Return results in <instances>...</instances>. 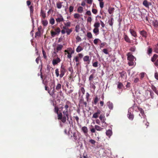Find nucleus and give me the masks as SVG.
I'll use <instances>...</instances> for the list:
<instances>
[{"label":"nucleus","mask_w":158,"mask_h":158,"mask_svg":"<svg viewBox=\"0 0 158 158\" xmlns=\"http://www.w3.org/2000/svg\"><path fill=\"white\" fill-rule=\"evenodd\" d=\"M138 11L139 13V15L143 19L148 20L147 17L148 14L145 9H144L141 10L139 9Z\"/></svg>","instance_id":"1"},{"label":"nucleus","mask_w":158,"mask_h":158,"mask_svg":"<svg viewBox=\"0 0 158 158\" xmlns=\"http://www.w3.org/2000/svg\"><path fill=\"white\" fill-rule=\"evenodd\" d=\"M59 109L62 111L63 115H64L63 120L64 121L65 120L66 118H67V120H68L69 119L68 110L66 109H65L63 106L60 107Z\"/></svg>","instance_id":"2"},{"label":"nucleus","mask_w":158,"mask_h":158,"mask_svg":"<svg viewBox=\"0 0 158 158\" xmlns=\"http://www.w3.org/2000/svg\"><path fill=\"white\" fill-rule=\"evenodd\" d=\"M64 52L68 54L67 56V58L71 60V58L72 57V55L74 52V50L73 49L71 48H68L66 50H65Z\"/></svg>","instance_id":"3"},{"label":"nucleus","mask_w":158,"mask_h":158,"mask_svg":"<svg viewBox=\"0 0 158 158\" xmlns=\"http://www.w3.org/2000/svg\"><path fill=\"white\" fill-rule=\"evenodd\" d=\"M30 10V16L31 18V21L32 23L33 27L34 28V21L33 17V7L32 6H31L29 7Z\"/></svg>","instance_id":"4"},{"label":"nucleus","mask_w":158,"mask_h":158,"mask_svg":"<svg viewBox=\"0 0 158 158\" xmlns=\"http://www.w3.org/2000/svg\"><path fill=\"white\" fill-rule=\"evenodd\" d=\"M83 61L84 62H85V64L87 65H86V67H87L88 65L90 63V60L89 59V57L88 56H84L83 58Z\"/></svg>","instance_id":"5"},{"label":"nucleus","mask_w":158,"mask_h":158,"mask_svg":"<svg viewBox=\"0 0 158 158\" xmlns=\"http://www.w3.org/2000/svg\"><path fill=\"white\" fill-rule=\"evenodd\" d=\"M87 105V103L84 102V98L82 97L79 100V106L80 107L81 106L83 107L84 106L85 107H86Z\"/></svg>","instance_id":"6"},{"label":"nucleus","mask_w":158,"mask_h":158,"mask_svg":"<svg viewBox=\"0 0 158 158\" xmlns=\"http://www.w3.org/2000/svg\"><path fill=\"white\" fill-rule=\"evenodd\" d=\"M127 60H136L135 58L132 55L131 52H129L127 53Z\"/></svg>","instance_id":"7"},{"label":"nucleus","mask_w":158,"mask_h":158,"mask_svg":"<svg viewBox=\"0 0 158 158\" xmlns=\"http://www.w3.org/2000/svg\"><path fill=\"white\" fill-rule=\"evenodd\" d=\"M65 72V69L63 67L62 65H61L60 69V78H61L63 77Z\"/></svg>","instance_id":"8"},{"label":"nucleus","mask_w":158,"mask_h":158,"mask_svg":"<svg viewBox=\"0 0 158 158\" xmlns=\"http://www.w3.org/2000/svg\"><path fill=\"white\" fill-rule=\"evenodd\" d=\"M65 109L68 110L69 108H71V103L69 101H67L65 102V104L62 105Z\"/></svg>","instance_id":"9"},{"label":"nucleus","mask_w":158,"mask_h":158,"mask_svg":"<svg viewBox=\"0 0 158 158\" xmlns=\"http://www.w3.org/2000/svg\"><path fill=\"white\" fill-rule=\"evenodd\" d=\"M57 17L56 19V20L57 23H59L64 21L63 17L60 14L57 15Z\"/></svg>","instance_id":"10"},{"label":"nucleus","mask_w":158,"mask_h":158,"mask_svg":"<svg viewBox=\"0 0 158 158\" xmlns=\"http://www.w3.org/2000/svg\"><path fill=\"white\" fill-rule=\"evenodd\" d=\"M89 82L90 87L93 92H94L96 89V86H95V83L94 81H90Z\"/></svg>","instance_id":"11"},{"label":"nucleus","mask_w":158,"mask_h":158,"mask_svg":"<svg viewBox=\"0 0 158 158\" xmlns=\"http://www.w3.org/2000/svg\"><path fill=\"white\" fill-rule=\"evenodd\" d=\"M143 5L145 7L149 8V6L152 5V3L150 2H149L147 0H144L143 2Z\"/></svg>","instance_id":"12"},{"label":"nucleus","mask_w":158,"mask_h":158,"mask_svg":"<svg viewBox=\"0 0 158 158\" xmlns=\"http://www.w3.org/2000/svg\"><path fill=\"white\" fill-rule=\"evenodd\" d=\"M58 114V118L59 119H60L61 120V121L63 123H65L66 121V119H67V118H65V120L64 121L63 120V119L64 118V116L63 117V115L61 113H60V114Z\"/></svg>","instance_id":"13"},{"label":"nucleus","mask_w":158,"mask_h":158,"mask_svg":"<svg viewBox=\"0 0 158 158\" xmlns=\"http://www.w3.org/2000/svg\"><path fill=\"white\" fill-rule=\"evenodd\" d=\"M99 98H98V96H96L93 98V100L92 102V104L93 105H96L97 104Z\"/></svg>","instance_id":"14"},{"label":"nucleus","mask_w":158,"mask_h":158,"mask_svg":"<svg viewBox=\"0 0 158 158\" xmlns=\"http://www.w3.org/2000/svg\"><path fill=\"white\" fill-rule=\"evenodd\" d=\"M119 74L120 75V77L126 79L127 78V73L125 71H123L121 72H119Z\"/></svg>","instance_id":"15"},{"label":"nucleus","mask_w":158,"mask_h":158,"mask_svg":"<svg viewBox=\"0 0 158 158\" xmlns=\"http://www.w3.org/2000/svg\"><path fill=\"white\" fill-rule=\"evenodd\" d=\"M113 132L111 129H109L106 131V136L108 137L109 138H110L112 135Z\"/></svg>","instance_id":"16"},{"label":"nucleus","mask_w":158,"mask_h":158,"mask_svg":"<svg viewBox=\"0 0 158 158\" xmlns=\"http://www.w3.org/2000/svg\"><path fill=\"white\" fill-rule=\"evenodd\" d=\"M106 105L110 110L113 109L114 106L113 103L112 102L110 101L106 103Z\"/></svg>","instance_id":"17"},{"label":"nucleus","mask_w":158,"mask_h":158,"mask_svg":"<svg viewBox=\"0 0 158 158\" xmlns=\"http://www.w3.org/2000/svg\"><path fill=\"white\" fill-rule=\"evenodd\" d=\"M60 60L59 57H57L55 59H54L52 60V64L53 65H56L60 61Z\"/></svg>","instance_id":"18"},{"label":"nucleus","mask_w":158,"mask_h":158,"mask_svg":"<svg viewBox=\"0 0 158 158\" xmlns=\"http://www.w3.org/2000/svg\"><path fill=\"white\" fill-rule=\"evenodd\" d=\"M124 40L129 43H131V40H130L128 36L126 34H124Z\"/></svg>","instance_id":"19"},{"label":"nucleus","mask_w":158,"mask_h":158,"mask_svg":"<svg viewBox=\"0 0 158 158\" xmlns=\"http://www.w3.org/2000/svg\"><path fill=\"white\" fill-rule=\"evenodd\" d=\"M139 33L143 37L145 38H146L147 36V33L146 31L144 30H142L139 31Z\"/></svg>","instance_id":"20"},{"label":"nucleus","mask_w":158,"mask_h":158,"mask_svg":"<svg viewBox=\"0 0 158 158\" xmlns=\"http://www.w3.org/2000/svg\"><path fill=\"white\" fill-rule=\"evenodd\" d=\"M100 113V110H98L95 113L93 114L92 117L94 118H97L98 117V115Z\"/></svg>","instance_id":"21"},{"label":"nucleus","mask_w":158,"mask_h":158,"mask_svg":"<svg viewBox=\"0 0 158 158\" xmlns=\"http://www.w3.org/2000/svg\"><path fill=\"white\" fill-rule=\"evenodd\" d=\"M129 31L132 36L135 37L137 36L136 32L134 30L132 29H130Z\"/></svg>","instance_id":"22"},{"label":"nucleus","mask_w":158,"mask_h":158,"mask_svg":"<svg viewBox=\"0 0 158 158\" xmlns=\"http://www.w3.org/2000/svg\"><path fill=\"white\" fill-rule=\"evenodd\" d=\"M81 130L85 135H87L88 128L86 127H82L81 128Z\"/></svg>","instance_id":"23"},{"label":"nucleus","mask_w":158,"mask_h":158,"mask_svg":"<svg viewBox=\"0 0 158 158\" xmlns=\"http://www.w3.org/2000/svg\"><path fill=\"white\" fill-rule=\"evenodd\" d=\"M127 117L129 119L132 120L134 118V115L133 114L131 113V112H128Z\"/></svg>","instance_id":"24"},{"label":"nucleus","mask_w":158,"mask_h":158,"mask_svg":"<svg viewBox=\"0 0 158 158\" xmlns=\"http://www.w3.org/2000/svg\"><path fill=\"white\" fill-rule=\"evenodd\" d=\"M139 109V110H139V111H140V114H141L143 118H145L146 117V116L144 114V110H143L141 108H140V109Z\"/></svg>","instance_id":"25"},{"label":"nucleus","mask_w":158,"mask_h":158,"mask_svg":"<svg viewBox=\"0 0 158 158\" xmlns=\"http://www.w3.org/2000/svg\"><path fill=\"white\" fill-rule=\"evenodd\" d=\"M73 137L74 139V141H76L78 139V135L77 134L75 133L74 132L73 133V136H71V137Z\"/></svg>","instance_id":"26"},{"label":"nucleus","mask_w":158,"mask_h":158,"mask_svg":"<svg viewBox=\"0 0 158 158\" xmlns=\"http://www.w3.org/2000/svg\"><path fill=\"white\" fill-rule=\"evenodd\" d=\"M124 87V85L123 84L120 82H118L117 83V88L118 89H122Z\"/></svg>","instance_id":"27"},{"label":"nucleus","mask_w":158,"mask_h":158,"mask_svg":"<svg viewBox=\"0 0 158 158\" xmlns=\"http://www.w3.org/2000/svg\"><path fill=\"white\" fill-rule=\"evenodd\" d=\"M114 10V8L111 7H109L108 8V11L109 14H112L113 13Z\"/></svg>","instance_id":"28"},{"label":"nucleus","mask_w":158,"mask_h":158,"mask_svg":"<svg viewBox=\"0 0 158 158\" xmlns=\"http://www.w3.org/2000/svg\"><path fill=\"white\" fill-rule=\"evenodd\" d=\"M128 64L130 66H134L135 65V60H128Z\"/></svg>","instance_id":"29"},{"label":"nucleus","mask_w":158,"mask_h":158,"mask_svg":"<svg viewBox=\"0 0 158 158\" xmlns=\"http://www.w3.org/2000/svg\"><path fill=\"white\" fill-rule=\"evenodd\" d=\"M114 19L113 18H111L108 21V23H109V25L111 26L112 27V26L113 24Z\"/></svg>","instance_id":"30"},{"label":"nucleus","mask_w":158,"mask_h":158,"mask_svg":"<svg viewBox=\"0 0 158 158\" xmlns=\"http://www.w3.org/2000/svg\"><path fill=\"white\" fill-rule=\"evenodd\" d=\"M73 28H71L70 29L68 28L66 30V33H67V35H69L73 31Z\"/></svg>","instance_id":"31"},{"label":"nucleus","mask_w":158,"mask_h":158,"mask_svg":"<svg viewBox=\"0 0 158 158\" xmlns=\"http://www.w3.org/2000/svg\"><path fill=\"white\" fill-rule=\"evenodd\" d=\"M94 127L95 129L98 131H101L103 129L102 128L97 125H95Z\"/></svg>","instance_id":"32"},{"label":"nucleus","mask_w":158,"mask_h":158,"mask_svg":"<svg viewBox=\"0 0 158 158\" xmlns=\"http://www.w3.org/2000/svg\"><path fill=\"white\" fill-rule=\"evenodd\" d=\"M83 49V48L81 47L79 45L77 47L76 51L78 53L82 51Z\"/></svg>","instance_id":"33"},{"label":"nucleus","mask_w":158,"mask_h":158,"mask_svg":"<svg viewBox=\"0 0 158 158\" xmlns=\"http://www.w3.org/2000/svg\"><path fill=\"white\" fill-rule=\"evenodd\" d=\"M93 32L95 34V35H97L99 34V29L94 28L93 29Z\"/></svg>","instance_id":"34"},{"label":"nucleus","mask_w":158,"mask_h":158,"mask_svg":"<svg viewBox=\"0 0 158 158\" xmlns=\"http://www.w3.org/2000/svg\"><path fill=\"white\" fill-rule=\"evenodd\" d=\"M40 15L44 19L46 17V13L42 10H41Z\"/></svg>","instance_id":"35"},{"label":"nucleus","mask_w":158,"mask_h":158,"mask_svg":"<svg viewBox=\"0 0 158 158\" xmlns=\"http://www.w3.org/2000/svg\"><path fill=\"white\" fill-rule=\"evenodd\" d=\"M63 47V46L61 44H58L56 47L57 52L59 51H60L62 49Z\"/></svg>","instance_id":"36"},{"label":"nucleus","mask_w":158,"mask_h":158,"mask_svg":"<svg viewBox=\"0 0 158 158\" xmlns=\"http://www.w3.org/2000/svg\"><path fill=\"white\" fill-rule=\"evenodd\" d=\"M105 120H103L101 121L102 126L103 127H106L107 126V124L105 122Z\"/></svg>","instance_id":"37"},{"label":"nucleus","mask_w":158,"mask_h":158,"mask_svg":"<svg viewBox=\"0 0 158 158\" xmlns=\"http://www.w3.org/2000/svg\"><path fill=\"white\" fill-rule=\"evenodd\" d=\"M61 87V85L60 83H58L56 86V89L59 91Z\"/></svg>","instance_id":"38"},{"label":"nucleus","mask_w":158,"mask_h":158,"mask_svg":"<svg viewBox=\"0 0 158 158\" xmlns=\"http://www.w3.org/2000/svg\"><path fill=\"white\" fill-rule=\"evenodd\" d=\"M80 27L79 24H77L75 28V30L76 32L78 33L79 31Z\"/></svg>","instance_id":"39"},{"label":"nucleus","mask_w":158,"mask_h":158,"mask_svg":"<svg viewBox=\"0 0 158 158\" xmlns=\"http://www.w3.org/2000/svg\"><path fill=\"white\" fill-rule=\"evenodd\" d=\"M42 23L44 26H46L48 24V21L46 20H43L42 21Z\"/></svg>","instance_id":"40"},{"label":"nucleus","mask_w":158,"mask_h":158,"mask_svg":"<svg viewBox=\"0 0 158 158\" xmlns=\"http://www.w3.org/2000/svg\"><path fill=\"white\" fill-rule=\"evenodd\" d=\"M100 24L99 22H95L94 24V27L95 28L98 29V27H100Z\"/></svg>","instance_id":"41"},{"label":"nucleus","mask_w":158,"mask_h":158,"mask_svg":"<svg viewBox=\"0 0 158 158\" xmlns=\"http://www.w3.org/2000/svg\"><path fill=\"white\" fill-rule=\"evenodd\" d=\"M152 23L153 26L156 27H158V22L156 20H154L153 21Z\"/></svg>","instance_id":"42"},{"label":"nucleus","mask_w":158,"mask_h":158,"mask_svg":"<svg viewBox=\"0 0 158 158\" xmlns=\"http://www.w3.org/2000/svg\"><path fill=\"white\" fill-rule=\"evenodd\" d=\"M62 2H59L58 3H56L57 7L58 9H60L61 8L62 6Z\"/></svg>","instance_id":"43"},{"label":"nucleus","mask_w":158,"mask_h":158,"mask_svg":"<svg viewBox=\"0 0 158 158\" xmlns=\"http://www.w3.org/2000/svg\"><path fill=\"white\" fill-rule=\"evenodd\" d=\"M133 107L134 108V110H135L136 111V112L139 111V110H138L139 109H140V108L139 107H138L137 106H136L135 104L133 106Z\"/></svg>","instance_id":"44"},{"label":"nucleus","mask_w":158,"mask_h":158,"mask_svg":"<svg viewBox=\"0 0 158 158\" xmlns=\"http://www.w3.org/2000/svg\"><path fill=\"white\" fill-rule=\"evenodd\" d=\"M77 11L79 13H82L83 11V8L81 6H79L77 9Z\"/></svg>","instance_id":"45"},{"label":"nucleus","mask_w":158,"mask_h":158,"mask_svg":"<svg viewBox=\"0 0 158 158\" xmlns=\"http://www.w3.org/2000/svg\"><path fill=\"white\" fill-rule=\"evenodd\" d=\"M94 77V74H92L89 76V82L90 81H92V80Z\"/></svg>","instance_id":"46"},{"label":"nucleus","mask_w":158,"mask_h":158,"mask_svg":"<svg viewBox=\"0 0 158 158\" xmlns=\"http://www.w3.org/2000/svg\"><path fill=\"white\" fill-rule=\"evenodd\" d=\"M48 93H49L50 95L51 96H53L54 95V93H55V89L54 88L53 90H52V91L50 92V90L48 91Z\"/></svg>","instance_id":"47"},{"label":"nucleus","mask_w":158,"mask_h":158,"mask_svg":"<svg viewBox=\"0 0 158 158\" xmlns=\"http://www.w3.org/2000/svg\"><path fill=\"white\" fill-rule=\"evenodd\" d=\"M101 41V40L99 39L96 38L94 40V43L95 44L97 45L98 41Z\"/></svg>","instance_id":"48"},{"label":"nucleus","mask_w":158,"mask_h":158,"mask_svg":"<svg viewBox=\"0 0 158 158\" xmlns=\"http://www.w3.org/2000/svg\"><path fill=\"white\" fill-rule=\"evenodd\" d=\"M99 118L101 121L106 120V118H105V116L104 115H102V114L100 115Z\"/></svg>","instance_id":"49"},{"label":"nucleus","mask_w":158,"mask_h":158,"mask_svg":"<svg viewBox=\"0 0 158 158\" xmlns=\"http://www.w3.org/2000/svg\"><path fill=\"white\" fill-rule=\"evenodd\" d=\"M87 36L88 38H91L92 37V35L90 32H88L87 33Z\"/></svg>","instance_id":"50"},{"label":"nucleus","mask_w":158,"mask_h":158,"mask_svg":"<svg viewBox=\"0 0 158 158\" xmlns=\"http://www.w3.org/2000/svg\"><path fill=\"white\" fill-rule=\"evenodd\" d=\"M152 90L155 93L157 92L158 90H157L156 88L155 87L154 85H152Z\"/></svg>","instance_id":"51"},{"label":"nucleus","mask_w":158,"mask_h":158,"mask_svg":"<svg viewBox=\"0 0 158 158\" xmlns=\"http://www.w3.org/2000/svg\"><path fill=\"white\" fill-rule=\"evenodd\" d=\"M50 23L52 25L54 24L55 23V20L53 18H51L49 21Z\"/></svg>","instance_id":"52"},{"label":"nucleus","mask_w":158,"mask_h":158,"mask_svg":"<svg viewBox=\"0 0 158 158\" xmlns=\"http://www.w3.org/2000/svg\"><path fill=\"white\" fill-rule=\"evenodd\" d=\"M149 92H150V94L151 97V98L152 99H153L154 98V93L151 90H149Z\"/></svg>","instance_id":"53"},{"label":"nucleus","mask_w":158,"mask_h":158,"mask_svg":"<svg viewBox=\"0 0 158 158\" xmlns=\"http://www.w3.org/2000/svg\"><path fill=\"white\" fill-rule=\"evenodd\" d=\"M74 17L75 19H78L80 17V15L78 14L75 13L74 15Z\"/></svg>","instance_id":"54"},{"label":"nucleus","mask_w":158,"mask_h":158,"mask_svg":"<svg viewBox=\"0 0 158 158\" xmlns=\"http://www.w3.org/2000/svg\"><path fill=\"white\" fill-rule=\"evenodd\" d=\"M42 52L44 58L45 59H46L47 58V56H46V52L43 49H42Z\"/></svg>","instance_id":"55"},{"label":"nucleus","mask_w":158,"mask_h":158,"mask_svg":"<svg viewBox=\"0 0 158 158\" xmlns=\"http://www.w3.org/2000/svg\"><path fill=\"white\" fill-rule=\"evenodd\" d=\"M64 24L65 26L68 27H70L71 23L69 21L66 23H64Z\"/></svg>","instance_id":"56"},{"label":"nucleus","mask_w":158,"mask_h":158,"mask_svg":"<svg viewBox=\"0 0 158 158\" xmlns=\"http://www.w3.org/2000/svg\"><path fill=\"white\" fill-rule=\"evenodd\" d=\"M55 32H56L57 34L59 35L60 32L61 31L59 27H57L55 30Z\"/></svg>","instance_id":"57"},{"label":"nucleus","mask_w":158,"mask_h":158,"mask_svg":"<svg viewBox=\"0 0 158 158\" xmlns=\"http://www.w3.org/2000/svg\"><path fill=\"white\" fill-rule=\"evenodd\" d=\"M106 43L104 42H102L101 43L100 45L99 46V47L100 49H101L104 47L105 46V44Z\"/></svg>","instance_id":"58"},{"label":"nucleus","mask_w":158,"mask_h":158,"mask_svg":"<svg viewBox=\"0 0 158 158\" xmlns=\"http://www.w3.org/2000/svg\"><path fill=\"white\" fill-rule=\"evenodd\" d=\"M98 63L97 61L95 62L92 64V65L93 67H97L98 66Z\"/></svg>","instance_id":"59"},{"label":"nucleus","mask_w":158,"mask_h":158,"mask_svg":"<svg viewBox=\"0 0 158 158\" xmlns=\"http://www.w3.org/2000/svg\"><path fill=\"white\" fill-rule=\"evenodd\" d=\"M102 51L106 54H109L108 51L106 48L103 49Z\"/></svg>","instance_id":"60"},{"label":"nucleus","mask_w":158,"mask_h":158,"mask_svg":"<svg viewBox=\"0 0 158 158\" xmlns=\"http://www.w3.org/2000/svg\"><path fill=\"white\" fill-rule=\"evenodd\" d=\"M55 73L57 77H58L60 75L59 74V70L58 69H56L55 70Z\"/></svg>","instance_id":"61"},{"label":"nucleus","mask_w":158,"mask_h":158,"mask_svg":"<svg viewBox=\"0 0 158 158\" xmlns=\"http://www.w3.org/2000/svg\"><path fill=\"white\" fill-rule=\"evenodd\" d=\"M152 52V48H150L149 47L148 48V54L150 55Z\"/></svg>","instance_id":"62"},{"label":"nucleus","mask_w":158,"mask_h":158,"mask_svg":"<svg viewBox=\"0 0 158 158\" xmlns=\"http://www.w3.org/2000/svg\"><path fill=\"white\" fill-rule=\"evenodd\" d=\"M134 110V109L132 106V107L129 109L128 110V112H131H131H133Z\"/></svg>","instance_id":"63"},{"label":"nucleus","mask_w":158,"mask_h":158,"mask_svg":"<svg viewBox=\"0 0 158 158\" xmlns=\"http://www.w3.org/2000/svg\"><path fill=\"white\" fill-rule=\"evenodd\" d=\"M89 142L93 144H94L96 143V141L94 140L93 139H90L89 140Z\"/></svg>","instance_id":"64"}]
</instances>
